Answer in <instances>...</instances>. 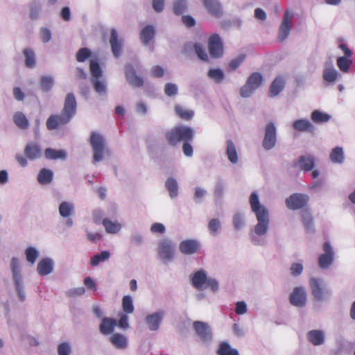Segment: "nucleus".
<instances>
[{
    "mask_svg": "<svg viewBox=\"0 0 355 355\" xmlns=\"http://www.w3.org/2000/svg\"><path fill=\"white\" fill-rule=\"evenodd\" d=\"M338 71L334 68H327L323 71V79L329 83H333L336 80L338 77Z\"/></svg>",
    "mask_w": 355,
    "mask_h": 355,
    "instance_id": "44",
    "label": "nucleus"
},
{
    "mask_svg": "<svg viewBox=\"0 0 355 355\" xmlns=\"http://www.w3.org/2000/svg\"><path fill=\"white\" fill-rule=\"evenodd\" d=\"M117 322L115 319L104 317L101 320L99 330L102 334L108 335L113 333Z\"/></svg>",
    "mask_w": 355,
    "mask_h": 355,
    "instance_id": "19",
    "label": "nucleus"
},
{
    "mask_svg": "<svg viewBox=\"0 0 355 355\" xmlns=\"http://www.w3.org/2000/svg\"><path fill=\"white\" fill-rule=\"evenodd\" d=\"M164 314V311H158L146 317L145 320L150 330L156 331L159 329Z\"/></svg>",
    "mask_w": 355,
    "mask_h": 355,
    "instance_id": "18",
    "label": "nucleus"
},
{
    "mask_svg": "<svg viewBox=\"0 0 355 355\" xmlns=\"http://www.w3.org/2000/svg\"><path fill=\"white\" fill-rule=\"evenodd\" d=\"M37 272L40 275H47L53 270V261L49 258L42 259L37 264Z\"/></svg>",
    "mask_w": 355,
    "mask_h": 355,
    "instance_id": "23",
    "label": "nucleus"
},
{
    "mask_svg": "<svg viewBox=\"0 0 355 355\" xmlns=\"http://www.w3.org/2000/svg\"><path fill=\"white\" fill-rule=\"evenodd\" d=\"M125 75L130 85L135 87L143 86L144 81L143 78L136 74L135 70L132 64H128L125 67Z\"/></svg>",
    "mask_w": 355,
    "mask_h": 355,
    "instance_id": "14",
    "label": "nucleus"
},
{
    "mask_svg": "<svg viewBox=\"0 0 355 355\" xmlns=\"http://www.w3.org/2000/svg\"><path fill=\"white\" fill-rule=\"evenodd\" d=\"M187 8L186 0H175L173 12L176 15H181Z\"/></svg>",
    "mask_w": 355,
    "mask_h": 355,
    "instance_id": "52",
    "label": "nucleus"
},
{
    "mask_svg": "<svg viewBox=\"0 0 355 355\" xmlns=\"http://www.w3.org/2000/svg\"><path fill=\"white\" fill-rule=\"evenodd\" d=\"M155 28L152 25L145 26L140 33V39L144 44H148L155 36Z\"/></svg>",
    "mask_w": 355,
    "mask_h": 355,
    "instance_id": "24",
    "label": "nucleus"
},
{
    "mask_svg": "<svg viewBox=\"0 0 355 355\" xmlns=\"http://www.w3.org/2000/svg\"><path fill=\"white\" fill-rule=\"evenodd\" d=\"M293 127L295 130L300 132H313L315 130V128L313 124L306 119H298L296 120L293 124Z\"/></svg>",
    "mask_w": 355,
    "mask_h": 355,
    "instance_id": "22",
    "label": "nucleus"
},
{
    "mask_svg": "<svg viewBox=\"0 0 355 355\" xmlns=\"http://www.w3.org/2000/svg\"><path fill=\"white\" fill-rule=\"evenodd\" d=\"M245 55L244 54H241L239 55L236 58L232 60L230 64L229 67L231 70H236L240 64L245 60Z\"/></svg>",
    "mask_w": 355,
    "mask_h": 355,
    "instance_id": "57",
    "label": "nucleus"
},
{
    "mask_svg": "<svg viewBox=\"0 0 355 355\" xmlns=\"http://www.w3.org/2000/svg\"><path fill=\"white\" fill-rule=\"evenodd\" d=\"M166 187L171 198L176 197L178 193V187L177 181L173 178H169L166 182Z\"/></svg>",
    "mask_w": 355,
    "mask_h": 355,
    "instance_id": "41",
    "label": "nucleus"
},
{
    "mask_svg": "<svg viewBox=\"0 0 355 355\" xmlns=\"http://www.w3.org/2000/svg\"><path fill=\"white\" fill-rule=\"evenodd\" d=\"M102 223L106 232L109 234H116L121 228V225L117 221H112L108 218L103 219Z\"/></svg>",
    "mask_w": 355,
    "mask_h": 355,
    "instance_id": "30",
    "label": "nucleus"
},
{
    "mask_svg": "<svg viewBox=\"0 0 355 355\" xmlns=\"http://www.w3.org/2000/svg\"><path fill=\"white\" fill-rule=\"evenodd\" d=\"M112 344L118 349H125L128 346V341L125 336L116 333L113 334L110 338Z\"/></svg>",
    "mask_w": 355,
    "mask_h": 355,
    "instance_id": "27",
    "label": "nucleus"
},
{
    "mask_svg": "<svg viewBox=\"0 0 355 355\" xmlns=\"http://www.w3.org/2000/svg\"><path fill=\"white\" fill-rule=\"evenodd\" d=\"M74 207L72 203L62 202L59 206V213L62 218H67L73 214Z\"/></svg>",
    "mask_w": 355,
    "mask_h": 355,
    "instance_id": "37",
    "label": "nucleus"
},
{
    "mask_svg": "<svg viewBox=\"0 0 355 355\" xmlns=\"http://www.w3.org/2000/svg\"><path fill=\"white\" fill-rule=\"evenodd\" d=\"M175 112L179 118L184 121H189L194 116V112L192 110L185 109L180 105L175 106Z\"/></svg>",
    "mask_w": 355,
    "mask_h": 355,
    "instance_id": "29",
    "label": "nucleus"
},
{
    "mask_svg": "<svg viewBox=\"0 0 355 355\" xmlns=\"http://www.w3.org/2000/svg\"><path fill=\"white\" fill-rule=\"evenodd\" d=\"M254 90L255 89H252V87L250 86L248 82L246 81L245 85H243L240 89V94L242 97L247 98L250 96Z\"/></svg>",
    "mask_w": 355,
    "mask_h": 355,
    "instance_id": "58",
    "label": "nucleus"
},
{
    "mask_svg": "<svg viewBox=\"0 0 355 355\" xmlns=\"http://www.w3.org/2000/svg\"><path fill=\"white\" fill-rule=\"evenodd\" d=\"M110 43L114 57L119 58L122 48V40L119 38L118 33L114 28L111 30Z\"/></svg>",
    "mask_w": 355,
    "mask_h": 355,
    "instance_id": "17",
    "label": "nucleus"
},
{
    "mask_svg": "<svg viewBox=\"0 0 355 355\" xmlns=\"http://www.w3.org/2000/svg\"><path fill=\"white\" fill-rule=\"evenodd\" d=\"M90 144L94 152V163L101 161L103 159L104 150L105 149L104 138L102 135L93 132L91 134Z\"/></svg>",
    "mask_w": 355,
    "mask_h": 355,
    "instance_id": "4",
    "label": "nucleus"
},
{
    "mask_svg": "<svg viewBox=\"0 0 355 355\" xmlns=\"http://www.w3.org/2000/svg\"><path fill=\"white\" fill-rule=\"evenodd\" d=\"M15 125L21 130H26L29 126V122L26 115L21 112H17L13 116Z\"/></svg>",
    "mask_w": 355,
    "mask_h": 355,
    "instance_id": "28",
    "label": "nucleus"
},
{
    "mask_svg": "<svg viewBox=\"0 0 355 355\" xmlns=\"http://www.w3.org/2000/svg\"><path fill=\"white\" fill-rule=\"evenodd\" d=\"M218 355H239L236 349L232 348L227 342H221L216 352Z\"/></svg>",
    "mask_w": 355,
    "mask_h": 355,
    "instance_id": "31",
    "label": "nucleus"
},
{
    "mask_svg": "<svg viewBox=\"0 0 355 355\" xmlns=\"http://www.w3.org/2000/svg\"><path fill=\"white\" fill-rule=\"evenodd\" d=\"M25 57V64L28 68H34L35 67V55L31 49H25L23 51Z\"/></svg>",
    "mask_w": 355,
    "mask_h": 355,
    "instance_id": "39",
    "label": "nucleus"
},
{
    "mask_svg": "<svg viewBox=\"0 0 355 355\" xmlns=\"http://www.w3.org/2000/svg\"><path fill=\"white\" fill-rule=\"evenodd\" d=\"M157 251L162 259L170 261L173 257L174 247L171 241L163 239L158 244Z\"/></svg>",
    "mask_w": 355,
    "mask_h": 355,
    "instance_id": "9",
    "label": "nucleus"
},
{
    "mask_svg": "<svg viewBox=\"0 0 355 355\" xmlns=\"http://www.w3.org/2000/svg\"><path fill=\"white\" fill-rule=\"evenodd\" d=\"M193 329L196 334L203 342H209L212 338V334L209 326L201 321H195L193 323Z\"/></svg>",
    "mask_w": 355,
    "mask_h": 355,
    "instance_id": "10",
    "label": "nucleus"
},
{
    "mask_svg": "<svg viewBox=\"0 0 355 355\" xmlns=\"http://www.w3.org/2000/svg\"><path fill=\"white\" fill-rule=\"evenodd\" d=\"M180 251L184 254H192L198 252L200 248V243L194 239H186L180 242Z\"/></svg>",
    "mask_w": 355,
    "mask_h": 355,
    "instance_id": "15",
    "label": "nucleus"
},
{
    "mask_svg": "<svg viewBox=\"0 0 355 355\" xmlns=\"http://www.w3.org/2000/svg\"><path fill=\"white\" fill-rule=\"evenodd\" d=\"M207 279V277L205 271L198 270L193 274L191 278V282L195 288L201 289L202 286L205 284Z\"/></svg>",
    "mask_w": 355,
    "mask_h": 355,
    "instance_id": "26",
    "label": "nucleus"
},
{
    "mask_svg": "<svg viewBox=\"0 0 355 355\" xmlns=\"http://www.w3.org/2000/svg\"><path fill=\"white\" fill-rule=\"evenodd\" d=\"M110 257V253L107 250H104L101 253L94 255L90 259V265L93 267L97 266L101 262H103Z\"/></svg>",
    "mask_w": 355,
    "mask_h": 355,
    "instance_id": "34",
    "label": "nucleus"
},
{
    "mask_svg": "<svg viewBox=\"0 0 355 355\" xmlns=\"http://www.w3.org/2000/svg\"><path fill=\"white\" fill-rule=\"evenodd\" d=\"M92 56V52L88 48H81L76 53V60L79 62H83Z\"/></svg>",
    "mask_w": 355,
    "mask_h": 355,
    "instance_id": "48",
    "label": "nucleus"
},
{
    "mask_svg": "<svg viewBox=\"0 0 355 355\" xmlns=\"http://www.w3.org/2000/svg\"><path fill=\"white\" fill-rule=\"evenodd\" d=\"M277 140L276 128L272 122H270L266 127L265 136L263 140V147L266 150L272 149Z\"/></svg>",
    "mask_w": 355,
    "mask_h": 355,
    "instance_id": "8",
    "label": "nucleus"
},
{
    "mask_svg": "<svg viewBox=\"0 0 355 355\" xmlns=\"http://www.w3.org/2000/svg\"><path fill=\"white\" fill-rule=\"evenodd\" d=\"M302 270H303V266L301 263H293L291 265V274L293 276L300 275L302 273Z\"/></svg>",
    "mask_w": 355,
    "mask_h": 355,
    "instance_id": "61",
    "label": "nucleus"
},
{
    "mask_svg": "<svg viewBox=\"0 0 355 355\" xmlns=\"http://www.w3.org/2000/svg\"><path fill=\"white\" fill-rule=\"evenodd\" d=\"M122 308L126 314L132 313L134 311V306L132 299L130 295H125L122 299Z\"/></svg>",
    "mask_w": 355,
    "mask_h": 355,
    "instance_id": "45",
    "label": "nucleus"
},
{
    "mask_svg": "<svg viewBox=\"0 0 355 355\" xmlns=\"http://www.w3.org/2000/svg\"><path fill=\"white\" fill-rule=\"evenodd\" d=\"M11 269L13 276V280L16 281L18 279H21V277L20 275L19 271V261L17 258L13 257L11 261Z\"/></svg>",
    "mask_w": 355,
    "mask_h": 355,
    "instance_id": "47",
    "label": "nucleus"
},
{
    "mask_svg": "<svg viewBox=\"0 0 355 355\" xmlns=\"http://www.w3.org/2000/svg\"><path fill=\"white\" fill-rule=\"evenodd\" d=\"M263 80L262 76L260 73H252L248 78L247 82L252 89H257L261 85Z\"/></svg>",
    "mask_w": 355,
    "mask_h": 355,
    "instance_id": "40",
    "label": "nucleus"
},
{
    "mask_svg": "<svg viewBox=\"0 0 355 355\" xmlns=\"http://www.w3.org/2000/svg\"><path fill=\"white\" fill-rule=\"evenodd\" d=\"M193 137V130L184 125L175 126L165 133L166 140L172 146H175L181 141H191Z\"/></svg>",
    "mask_w": 355,
    "mask_h": 355,
    "instance_id": "3",
    "label": "nucleus"
},
{
    "mask_svg": "<svg viewBox=\"0 0 355 355\" xmlns=\"http://www.w3.org/2000/svg\"><path fill=\"white\" fill-rule=\"evenodd\" d=\"M302 223L304 227L307 229L313 225V218L311 213L308 210H305L302 213Z\"/></svg>",
    "mask_w": 355,
    "mask_h": 355,
    "instance_id": "53",
    "label": "nucleus"
},
{
    "mask_svg": "<svg viewBox=\"0 0 355 355\" xmlns=\"http://www.w3.org/2000/svg\"><path fill=\"white\" fill-rule=\"evenodd\" d=\"M311 119L316 123H325L330 119V116L316 110L311 113Z\"/></svg>",
    "mask_w": 355,
    "mask_h": 355,
    "instance_id": "43",
    "label": "nucleus"
},
{
    "mask_svg": "<svg viewBox=\"0 0 355 355\" xmlns=\"http://www.w3.org/2000/svg\"><path fill=\"white\" fill-rule=\"evenodd\" d=\"M250 204L252 211L255 214L257 224L254 226V231L258 236L266 234L269 226V213L266 207L261 205L257 193L253 192L250 196Z\"/></svg>",
    "mask_w": 355,
    "mask_h": 355,
    "instance_id": "2",
    "label": "nucleus"
},
{
    "mask_svg": "<svg viewBox=\"0 0 355 355\" xmlns=\"http://www.w3.org/2000/svg\"><path fill=\"white\" fill-rule=\"evenodd\" d=\"M208 229L211 234L216 235L220 229V223L218 219H211L209 222Z\"/></svg>",
    "mask_w": 355,
    "mask_h": 355,
    "instance_id": "55",
    "label": "nucleus"
},
{
    "mask_svg": "<svg viewBox=\"0 0 355 355\" xmlns=\"http://www.w3.org/2000/svg\"><path fill=\"white\" fill-rule=\"evenodd\" d=\"M208 50L212 58L217 59L223 55V44L218 34L214 33L208 39Z\"/></svg>",
    "mask_w": 355,
    "mask_h": 355,
    "instance_id": "5",
    "label": "nucleus"
},
{
    "mask_svg": "<svg viewBox=\"0 0 355 355\" xmlns=\"http://www.w3.org/2000/svg\"><path fill=\"white\" fill-rule=\"evenodd\" d=\"M41 153L40 146L33 142L28 143L24 149L25 155L31 160L40 157Z\"/></svg>",
    "mask_w": 355,
    "mask_h": 355,
    "instance_id": "20",
    "label": "nucleus"
},
{
    "mask_svg": "<svg viewBox=\"0 0 355 355\" xmlns=\"http://www.w3.org/2000/svg\"><path fill=\"white\" fill-rule=\"evenodd\" d=\"M309 200L307 195L295 193L286 198V205L289 209L297 210L303 208L308 203Z\"/></svg>",
    "mask_w": 355,
    "mask_h": 355,
    "instance_id": "6",
    "label": "nucleus"
},
{
    "mask_svg": "<svg viewBox=\"0 0 355 355\" xmlns=\"http://www.w3.org/2000/svg\"><path fill=\"white\" fill-rule=\"evenodd\" d=\"M77 110V102L73 93L66 96L64 107L60 114L51 115L46 120V128L53 130L67 125L75 116Z\"/></svg>",
    "mask_w": 355,
    "mask_h": 355,
    "instance_id": "1",
    "label": "nucleus"
},
{
    "mask_svg": "<svg viewBox=\"0 0 355 355\" xmlns=\"http://www.w3.org/2000/svg\"><path fill=\"white\" fill-rule=\"evenodd\" d=\"M324 254H322L318 259L319 266L325 269L329 268L333 263L334 252L329 242L327 241L323 245Z\"/></svg>",
    "mask_w": 355,
    "mask_h": 355,
    "instance_id": "7",
    "label": "nucleus"
},
{
    "mask_svg": "<svg viewBox=\"0 0 355 355\" xmlns=\"http://www.w3.org/2000/svg\"><path fill=\"white\" fill-rule=\"evenodd\" d=\"M44 155L48 159H64L67 157L66 152L63 150H55L51 148H46Z\"/></svg>",
    "mask_w": 355,
    "mask_h": 355,
    "instance_id": "32",
    "label": "nucleus"
},
{
    "mask_svg": "<svg viewBox=\"0 0 355 355\" xmlns=\"http://www.w3.org/2000/svg\"><path fill=\"white\" fill-rule=\"evenodd\" d=\"M40 37L43 42H48L51 37V34L50 31L46 28H43L40 31Z\"/></svg>",
    "mask_w": 355,
    "mask_h": 355,
    "instance_id": "64",
    "label": "nucleus"
},
{
    "mask_svg": "<svg viewBox=\"0 0 355 355\" xmlns=\"http://www.w3.org/2000/svg\"><path fill=\"white\" fill-rule=\"evenodd\" d=\"M165 94L168 96H175L178 92V88L174 83H166L164 86Z\"/></svg>",
    "mask_w": 355,
    "mask_h": 355,
    "instance_id": "56",
    "label": "nucleus"
},
{
    "mask_svg": "<svg viewBox=\"0 0 355 355\" xmlns=\"http://www.w3.org/2000/svg\"><path fill=\"white\" fill-rule=\"evenodd\" d=\"M150 230L154 233L164 234L165 232L166 229L163 224L159 223H155L151 225Z\"/></svg>",
    "mask_w": 355,
    "mask_h": 355,
    "instance_id": "62",
    "label": "nucleus"
},
{
    "mask_svg": "<svg viewBox=\"0 0 355 355\" xmlns=\"http://www.w3.org/2000/svg\"><path fill=\"white\" fill-rule=\"evenodd\" d=\"M330 159L334 163H342L344 161L343 150L341 147H336L330 153Z\"/></svg>",
    "mask_w": 355,
    "mask_h": 355,
    "instance_id": "42",
    "label": "nucleus"
},
{
    "mask_svg": "<svg viewBox=\"0 0 355 355\" xmlns=\"http://www.w3.org/2000/svg\"><path fill=\"white\" fill-rule=\"evenodd\" d=\"M300 168L305 171H310L314 166V159L311 156H301L299 159Z\"/></svg>",
    "mask_w": 355,
    "mask_h": 355,
    "instance_id": "38",
    "label": "nucleus"
},
{
    "mask_svg": "<svg viewBox=\"0 0 355 355\" xmlns=\"http://www.w3.org/2000/svg\"><path fill=\"white\" fill-rule=\"evenodd\" d=\"M90 71L94 79H98L102 76L101 68L97 61H90Z\"/></svg>",
    "mask_w": 355,
    "mask_h": 355,
    "instance_id": "46",
    "label": "nucleus"
},
{
    "mask_svg": "<svg viewBox=\"0 0 355 355\" xmlns=\"http://www.w3.org/2000/svg\"><path fill=\"white\" fill-rule=\"evenodd\" d=\"M194 50L198 56V58L205 62L209 61V56L206 52V50L201 44L196 43L193 46Z\"/></svg>",
    "mask_w": 355,
    "mask_h": 355,
    "instance_id": "49",
    "label": "nucleus"
},
{
    "mask_svg": "<svg viewBox=\"0 0 355 355\" xmlns=\"http://www.w3.org/2000/svg\"><path fill=\"white\" fill-rule=\"evenodd\" d=\"M336 64L342 72L347 73L349 71V69L352 64V60L351 57L340 56L338 58Z\"/></svg>",
    "mask_w": 355,
    "mask_h": 355,
    "instance_id": "36",
    "label": "nucleus"
},
{
    "mask_svg": "<svg viewBox=\"0 0 355 355\" xmlns=\"http://www.w3.org/2000/svg\"><path fill=\"white\" fill-rule=\"evenodd\" d=\"M285 85L284 80L282 77H277L271 83L269 90V96L274 97L278 95L284 89Z\"/></svg>",
    "mask_w": 355,
    "mask_h": 355,
    "instance_id": "21",
    "label": "nucleus"
},
{
    "mask_svg": "<svg viewBox=\"0 0 355 355\" xmlns=\"http://www.w3.org/2000/svg\"><path fill=\"white\" fill-rule=\"evenodd\" d=\"M53 80L51 77L42 76L40 80L41 88L44 92H49L53 87Z\"/></svg>",
    "mask_w": 355,
    "mask_h": 355,
    "instance_id": "51",
    "label": "nucleus"
},
{
    "mask_svg": "<svg viewBox=\"0 0 355 355\" xmlns=\"http://www.w3.org/2000/svg\"><path fill=\"white\" fill-rule=\"evenodd\" d=\"M208 76L210 78L219 83L224 78V74L222 70L219 69H211L208 72Z\"/></svg>",
    "mask_w": 355,
    "mask_h": 355,
    "instance_id": "50",
    "label": "nucleus"
},
{
    "mask_svg": "<svg viewBox=\"0 0 355 355\" xmlns=\"http://www.w3.org/2000/svg\"><path fill=\"white\" fill-rule=\"evenodd\" d=\"M52 180L53 173L49 169L42 168L37 175V181L42 184H48Z\"/></svg>",
    "mask_w": 355,
    "mask_h": 355,
    "instance_id": "35",
    "label": "nucleus"
},
{
    "mask_svg": "<svg viewBox=\"0 0 355 355\" xmlns=\"http://www.w3.org/2000/svg\"><path fill=\"white\" fill-rule=\"evenodd\" d=\"M227 155L228 159L232 164H236L238 162V155L235 145L233 141L230 139L227 141Z\"/></svg>",
    "mask_w": 355,
    "mask_h": 355,
    "instance_id": "33",
    "label": "nucleus"
},
{
    "mask_svg": "<svg viewBox=\"0 0 355 355\" xmlns=\"http://www.w3.org/2000/svg\"><path fill=\"white\" fill-rule=\"evenodd\" d=\"M289 300L291 304L298 307L305 306L306 302V294L302 287H296L290 295Z\"/></svg>",
    "mask_w": 355,
    "mask_h": 355,
    "instance_id": "12",
    "label": "nucleus"
},
{
    "mask_svg": "<svg viewBox=\"0 0 355 355\" xmlns=\"http://www.w3.org/2000/svg\"><path fill=\"white\" fill-rule=\"evenodd\" d=\"M182 21L183 24L188 28L193 27L196 24L195 19L190 15H183L182 17Z\"/></svg>",
    "mask_w": 355,
    "mask_h": 355,
    "instance_id": "63",
    "label": "nucleus"
},
{
    "mask_svg": "<svg viewBox=\"0 0 355 355\" xmlns=\"http://www.w3.org/2000/svg\"><path fill=\"white\" fill-rule=\"evenodd\" d=\"M202 3L211 16L220 18L223 15V8L218 0H202Z\"/></svg>",
    "mask_w": 355,
    "mask_h": 355,
    "instance_id": "16",
    "label": "nucleus"
},
{
    "mask_svg": "<svg viewBox=\"0 0 355 355\" xmlns=\"http://www.w3.org/2000/svg\"><path fill=\"white\" fill-rule=\"evenodd\" d=\"M309 286L311 293L316 300L322 301L324 299L325 291L322 279L312 277L309 280Z\"/></svg>",
    "mask_w": 355,
    "mask_h": 355,
    "instance_id": "11",
    "label": "nucleus"
},
{
    "mask_svg": "<svg viewBox=\"0 0 355 355\" xmlns=\"http://www.w3.org/2000/svg\"><path fill=\"white\" fill-rule=\"evenodd\" d=\"M26 259L31 263H34L38 257V252L35 248L29 247L26 250Z\"/></svg>",
    "mask_w": 355,
    "mask_h": 355,
    "instance_id": "54",
    "label": "nucleus"
},
{
    "mask_svg": "<svg viewBox=\"0 0 355 355\" xmlns=\"http://www.w3.org/2000/svg\"><path fill=\"white\" fill-rule=\"evenodd\" d=\"M293 17V14L288 10H286L284 15L283 21L280 25L279 30L278 39L279 41H284L289 35L291 31V19Z\"/></svg>",
    "mask_w": 355,
    "mask_h": 355,
    "instance_id": "13",
    "label": "nucleus"
},
{
    "mask_svg": "<svg viewBox=\"0 0 355 355\" xmlns=\"http://www.w3.org/2000/svg\"><path fill=\"white\" fill-rule=\"evenodd\" d=\"M70 352V347L67 343H60L58 347V355H69Z\"/></svg>",
    "mask_w": 355,
    "mask_h": 355,
    "instance_id": "60",
    "label": "nucleus"
},
{
    "mask_svg": "<svg viewBox=\"0 0 355 355\" xmlns=\"http://www.w3.org/2000/svg\"><path fill=\"white\" fill-rule=\"evenodd\" d=\"M92 83L96 92L100 94L105 92V85L103 82L100 81L98 79L95 78L92 80Z\"/></svg>",
    "mask_w": 355,
    "mask_h": 355,
    "instance_id": "59",
    "label": "nucleus"
},
{
    "mask_svg": "<svg viewBox=\"0 0 355 355\" xmlns=\"http://www.w3.org/2000/svg\"><path fill=\"white\" fill-rule=\"evenodd\" d=\"M307 338L314 345H320L324 343V334L320 330H311L308 332Z\"/></svg>",
    "mask_w": 355,
    "mask_h": 355,
    "instance_id": "25",
    "label": "nucleus"
}]
</instances>
